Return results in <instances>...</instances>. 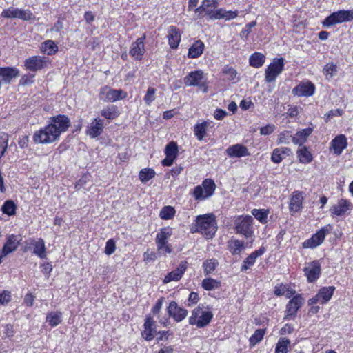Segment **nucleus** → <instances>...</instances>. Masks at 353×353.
<instances>
[{
	"mask_svg": "<svg viewBox=\"0 0 353 353\" xmlns=\"http://www.w3.org/2000/svg\"><path fill=\"white\" fill-rule=\"evenodd\" d=\"M196 226L195 232L201 233L207 239L212 238L217 230L215 216L212 214L198 216Z\"/></svg>",
	"mask_w": 353,
	"mask_h": 353,
	"instance_id": "obj_1",
	"label": "nucleus"
},
{
	"mask_svg": "<svg viewBox=\"0 0 353 353\" xmlns=\"http://www.w3.org/2000/svg\"><path fill=\"white\" fill-rule=\"evenodd\" d=\"M186 86H196L203 92L208 90V80L202 70H194L190 72L183 79Z\"/></svg>",
	"mask_w": 353,
	"mask_h": 353,
	"instance_id": "obj_2",
	"label": "nucleus"
},
{
	"mask_svg": "<svg viewBox=\"0 0 353 353\" xmlns=\"http://www.w3.org/2000/svg\"><path fill=\"white\" fill-rule=\"evenodd\" d=\"M212 318L213 313L211 311H204L199 305L192 310L189 318V323L192 325H196L199 328H202L208 325Z\"/></svg>",
	"mask_w": 353,
	"mask_h": 353,
	"instance_id": "obj_3",
	"label": "nucleus"
},
{
	"mask_svg": "<svg viewBox=\"0 0 353 353\" xmlns=\"http://www.w3.org/2000/svg\"><path fill=\"white\" fill-rule=\"evenodd\" d=\"M53 128V126L48 124L36 131L32 137L34 142L38 144H48L58 140L59 137Z\"/></svg>",
	"mask_w": 353,
	"mask_h": 353,
	"instance_id": "obj_4",
	"label": "nucleus"
},
{
	"mask_svg": "<svg viewBox=\"0 0 353 353\" xmlns=\"http://www.w3.org/2000/svg\"><path fill=\"white\" fill-rule=\"evenodd\" d=\"M216 185L212 179H205L201 185L194 188L192 195L196 200H205L211 196L215 190Z\"/></svg>",
	"mask_w": 353,
	"mask_h": 353,
	"instance_id": "obj_5",
	"label": "nucleus"
},
{
	"mask_svg": "<svg viewBox=\"0 0 353 353\" xmlns=\"http://www.w3.org/2000/svg\"><path fill=\"white\" fill-rule=\"evenodd\" d=\"M252 223V216L249 215L245 216H240L237 217L234 221V229L236 233L241 234L246 238L250 237L254 232Z\"/></svg>",
	"mask_w": 353,
	"mask_h": 353,
	"instance_id": "obj_6",
	"label": "nucleus"
},
{
	"mask_svg": "<svg viewBox=\"0 0 353 353\" xmlns=\"http://www.w3.org/2000/svg\"><path fill=\"white\" fill-rule=\"evenodd\" d=\"M352 19H353V12L350 10H339L327 17L323 22V26L329 28L336 23L350 21Z\"/></svg>",
	"mask_w": 353,
	"mask_h": 353,
	"instance_id": "obj_7",
	"label": "nucleus"
},
{
	"mask_svg": "<svg viewBox=\"0 0 353 353\" xmlns=\"http://www.w3.org/2000/svg\"><path fill=\"white\" fill-rule=\"evenodd\" d=\"M284 68V59L283 58L274 59L265 70V81L270 83L274 81L276 77L282 72Z\"/></svg>",
	"mask_w": 353,
	"mask_h": 353,
	"instance_id": "obj_8",
	"label": "nucleus"
},
{
	"mask_svg": "<svg viewBox=\"0 0 353 353\" xmlns=\"http://www.w3.org/2000/svg\"><path fill=\"white\" fill-rule=\"evenodd\" d=\"M127 94L122 90H114L105 86L101 88L99 99L106 102H114L125 98Z\"/></svg>",
	"mask_w": 353,
	"mask_h": 353,
	"instance_id": "obj_9",
	"label": "nucleus"
},
{
	"mask_svg": "<svg viewBox=\"0 0 353 353\" xmlns=\"http://www.w3.org/2000/svg\"><path fill=\"white\" fill-rule=\"evenodd\" d=\"M1 17L6 19H20L23 21H29L34 19V15L30 11L14 7L4 9L1 12Z\"/></svg>",
	"mask_w": 353,
	"mask_h": 353,
	"instance_id": "obj_10",
	"label": "nucleus"
},
{
	"mask_svg": "<svg viewBox=\"0 0 353 353\" xmlns=\"http://www.w3.org/2000/svg\"><path fill=\"white\" fill-rule=\"evenodd\" d=\"M331 226L327 225L322 228L316 234H313L312 237L303 243L304 248H314L321 245L325 239L327 234L330 232Z\"/></svg>",
	"mask_w": 353,
	"mask_h": 353,
	"instance_id": "obj_11",
	"label": "nucleus"
},
{
	"mask_svg": "<svg viewBox=\"0 0 353 353\" xmlns=\"http://www.w3.org/2000/svg\"><path fill=\"white\" fill-rule=\"evenodd\" d=\"M49 124L53 126L56 132L60 137L61 134L65 132L70 125V120L65 114H58L50 118Z\"/></svg>",
	"mask_w": 353,
	"mask_h": 353,
	"instance_id": "obj_12",
	"label": "nucleus"
},
{
	"mask_svg": "<svg viewBox=\"0 0 353 353\" xmlns=\"http://www.w3.org/2000/svg\"><path fill=\"white\" fill-rule=\"evenodd\" d=\"M321 263L318 260L307 263L303 269L305 276L310 283L314 282L319 279L321 274Z\"/></svg>",
	"mask_w": 353,
	"mask_h": 353,
	"instance_id": "obj_13",
	"label": "nucleus"
},
{
	"mask_svg": "<svg viewBox=\"0 0 353 353\" xmlns=\"http://www.w3.org/2000/svg\"><path fill=\"white\" fill-rule=\"evenodd\" d=\"M303 303V299L300 294L296 295L294 296L286 305L285 310V319H293L298 312V310L301 308Z\"/></svg>",
	"mask_w": 353,
	"mask_h": 353,
	"instance_id": "obj_14",
	"label": "nucleus"
},
{
	"mask_svg": "<svg viewBox=\"0 0 353 353\" xmlns=\"http://www.w3.org/2000/svg\"><path fill=\"white\" fill-rule=\"evenodd\" d=\"M146 36L144 34L142 37H139L135 41L132 42L130 46L129 53L135 60H141L145 53V43L144 41Z\"/></svg>",
	"mask_w": 353,
	"mask_h": 353,
	"instance_id": "obj_15",
	"label": "nucleus"
},
{
	"mask_svg": "<svg viewBox=\"0 0 353 353\" xmlns=\"http://www.w3.org/2000/svg\"><path fill=\"white\" fill-rule=\"evenodd\" d=\"M169 317L173 318L176 322H181L186 318L188 310L178 305L176 301H171L167 307Z\"/></svg>",
	"mask_w": 353,
	"mask_h": 353,
	"instance_id": "obj_16",
	"label": "nucleus"
},
{
	"mask_svg": "<svg viewBox=\"0 0 353 353\" xmlns=\"http://www.w3.org/2000/svg\"><path fill=\"white\" fill-rule=\"evenodd\" d=\"M48 59L45 57L34 56L25 61V66L26 69L36 72L43 69L46 66Z\"/></svg>",
	"mask_w": 353,
	"mask_h": 353,
	"instance_id": "obj_17",
	"label": "nucleus"
},
{
	"mask_svg": "<svg viewBox=\"0 0 353 353\" xmlns=\"http://www.w3.org/2000/svg\"><path fill=\"white\" fill-rule=\"evenodd\" d=\"M103 128V120L99 117H96L87 126L85 134L90 137L94 139L102 134Z\"/></svg>",
	"mask_w": 353,
	"mask_h": 353,
	"instance_id": "obj_18",
	"label": "nucleus"
},
{
	"mask_svg": "<svg viewBox=\"0 0 353 353\" xmlns=\"http://www.w3.org/2000/svg\"><path fill=\"white\" fill-rule=\"evenodd\" d=\"M218 5L219 3L216 0H203L201 5L195 9V13L198 14L199 17H203L204 13L210 19L214 9L218 7Z\"/></svg>",
	"mask_w": 353,
	"mask_h": 353,
	"instance_id": "obj_19",
	"label": "nucleus"
},
{
	"mask_svg": "<svg viewBox=\"0 0 353 353\" xmlns=\"http://www.w3.org/2000/svg\"><path fill=\"white\" fill-rule=\"evenodd\" d=\"M225 154L230 158H241L250 155L248 148L241 143L229 146L225 150Z\"/></svg>",
	"mask_w": 353,
	"mask_h": 353,
	"instance_id": "obj_20",
	"label": "nucleus"
},
{
	"mask_svg": "<svg viewBox=\"0 0 353 353\" xmlns=\"http://www.w3.org/2000/svg\"><path fill=\"white\" fill-rule=\"evenodd\" d=\"M21 236L11 234L7 236L6 242L5 243L1 250L2 256H6L8 254L15 251L21 241Z\"/></svg>",
	"mask_w": 353,
	"mask_h": 353,
	"instance_id": "obj_21",
	"label": "nucleus"
},
{
	"mask_svg": "<svg viewBox=\"0 0 353 353\" xmlns=\"http://www.w3.org/2000/svg\"><path fill=\"white\" fill-rule=\"evenodd\" d=\"M314 85L310 81L301 82L292 90V93L298 97H310L314 92Z\"/></svg>",
	"mask_w": 353,
	"mask_h": 353,
	"instance_id": "obj_22",
	"label": "nucleus"
},
{
	"mask_svg": "<svg viewBox=\"0 0 353 353\" xmlns=\"http://www.w3.org/2000/svg\"><path fill=\"white\" fill-rule=\"evenodd\" d=\"M187 269V262L182 261L178 267L173 271L169 272L163 279L164 283H168L171 281H179L183 276Z\"/></svg>",
	"mask_w": 353,
	"mask_h": 353,
	"instance_id": "obj_23",
	"label": "nucleus"
},
{
	"mask_svg": "<svg viewBox=\"0 0 353 353\" xmlns=\"http://www.w3.org/2000/svg\"><path fill=\"white\" fill-rule=\"evenodd\" d=\"M351 203L345 199H341L338 203L333 205L330 211L333 216H341L346 214L347 211H350V207Z\"/></svg>",
	"mask_w": 353,
	"mask_h": 353,
	"instance_id": "obj_24",
	"label": "nucleus"
},
{
	"mask_svg": "<svg viewBox=\"0 0 353 353\" xmlns=\"http://www.w3.org/2000/svg\"><path fill=\"white\" fill-rule=\"evenodd\" d=\"M181 33L179 30L173 26L169 27L168 30V39L170 48L176 49L178 48L181 41Z\"/></svg>",
	"mask_w": 353,
	"mask_h": 353,
	"instance_id": "obj_25",
	"label": "nucleus"
},
{
	"mask_svg": "<svg viewBox=\"0 0 353 353\" xmlns=\"http://www.w3.org/2000/svg\"><path fill=\"white\" fill-rule=\"evenodd\" d=\"M265 251L264 248H260L259 250L252 252L246 259H244L243 265L241 267V272H246L250 267L253 266L256 259L261 256Z\"/></svg>",
	"mask_w": 353,
	"mask_h": 353,
	"instance_id": "obj_26",
	"label": "nucleus"
},
{
	"mask_svg": "<svg viewBox=\"0 0 353 353\" xmlns=\"http://www.w3.org/2000/svg\"><path fill=\"white\" fill-rule=\"evenodd\" d=\"M292 150L289 148H277L273 150L271 156V160L274 163H280L284 159L292 155Z\"/></svg>",
	"mask_w": 353,
	"mask_h": 353,
	"instance_id": "obj_27",
	"label": "nucleus"
},
{
	"mask_svg": "<svg viewBox=\"0 0 353 353\" xmlns=\"http://www.w3.org/2000/svg\"><path fill=\"white\" fill-rule=\"evenodd\" d=\"M312 132L313 129L312 128H307L298 131L292 137V143L295 145L302 146L307 141L308 137L312 134Z\"/></svg>",
	"mask_w": 353,
	"mask_h": 353,
	"instance_id": "obj_28",
	"label": "nucleus"
},
{
	"mask_svg": "<svg viewBox=\"0 0 353 353\" xmlns=\"http://www.w3.org/2000/svg\"><path fill=\"white\" fill-rule=\"evenodd\" d=\"M155 332L154 321L151 317H147L144 323V330L142 332L143 337L146 341H151Z\"/></svg>",
	"mask_w": 353,
	"mask_h": 353,
	"instance_id": "obj_29",
	"label": "nucleus"
},
{
	"mask_svg": "<svg viewBox=\"0 0 353 353\" xmlns=\"http://www.w3.org/2000/svg\"><path fill=\"white\" fill-rule=\"evenodd\" d=\"M209 127H213L212 121H206L194 125L193 131L198 140L201 141L203 139L206 134V130Z\"/></svg>",
	"mask_w": 353,
	"mask_h": 353,
	"instance_id": "obj_30",
	"label": "nucleus"
},
{
	"mask_svg": "<svg viewBox=\"0 0 353 353\" xmlns=\"http://www.w3.org/2000/svg\"><path fill=\"white\" fill-rule=\"evenodd\" d=\"M347 145L346 138L344 135L336 136L331 142V148L334 154L339 155Z\"/></svg>",
	"mask_w": 353,
	"mask_h": 353,
	"instance_id": "obj_31",
	"label": "nucleus"
},
{
	"mask_svg": "<svg viewBox=\"0 0 353 353\" xmlns=\"http://www.w3.org/2000/svg\"><path fill=\"white\" fill-rule=\"evenodd\" d=\"M303 193L301 192L296 191L293 194L290 201V210L291 212H296L301 210L303 203Z\"/></svg>",
	"mask_w": 353,
	"mask_h": 353,
	"instance_id": "obj_32",
	"label": "nucleus"
},
{
	"mask_svg": "<svg viewBox=\"0 0 353 353\" xmlns=\"http://www.w3.org/2000/svg\"><path fill=\"white\" fill-rule=\"evenodd\" d=\"M31 245L33 246V253L41 259L46 257V248L43 239L39 238L37 240L31 239Z\"/></svg>",
	"mask_w": 353,
	"mask_h": 353,
	"instance_id": "obj_33",
	"label": "nucleus"
},
{
	"mask_svg": "<svg viewBox=\"0 0 353 353\" xmlns=\"http://www.w3.org/2000/svg\"><path fill=\"white\" fill-rule=\"evenodd\" d=\"M18 75L19 70L15 68H0V77L6 83H9L13 78Z\"/></svg>",
	"mask_w": 353,
	"mask_h": 353,
	"instance_id": "obj_34",
	"label": "nucleus"
},
{
	"mask_svg": "<svg viewBox=\"0 0 353 353\" xmlns=\"http://www.w3.org/2000/svg\"><path fill=\"white\" fill-rule=\"evenodd\" d=\"M204 47V43L201 40L194 41L189 48L188 57L192 59L199 57L203 52Z\"/></svg>",
	"mask_w": 353,
	"mask_h": 353,
	"instance_id": "obj_35",
	"label": "nucleus"
},
{
	"mask_svg": "<svg viewBox=\"0 0 353 353\" xmlns=\"http://www.w3.org/2000/svg\"><path fill=\"white\" fill-rule=\"evenodd\" d=\"M172 235V228L170 227H165L161 228L157 234L155 238L156 243H168L169 238Z\"/></svg>",
	"mask_w": 353,
	"mask_h": 353,
	"instance_id": "obj_36",
	"label": "nucleus"
},
{
	"mask_svg": "<svg viewBox=\"0 0 353 353\" xmlns=\"http://www.w3.org/2000/svg\"><path fill=\"white\" fill-rule=\"evenodd\" d=\"M334 290V286L323 287L319 290L318 294L322 300V304L327 303L331 299Z\"/></svg>",
	"mask_w": 353,
	"mask_h": 353,
	"instance_id": "obj_37",
	"label": "nucleus"
},
{
	"mask_svg": "<svg viewBox=\"0 0 353 353\" xmlns=\"http://www.w3.org/2000/svg\"><path fill=\"white\" fill-rule=\"evenodd\" d=\"M228 250L233 255L240 254L245 249L244 243L239 240H231L228 241Z\"/></svg>",
	"mask_w": 353,
	"mask_h": 353,
	"instance_id": "obj_38",
	"label": "nucleus"
},
{
	"mask_svg": "<svg viewBox=\"0 0 353 353\" xmlns=\"http://www.w3.org/2000/svg\"><path fill=\"white\" fill-rule=\"evenodd\" d=\"M62 321V313L59 311H53L48 313L46 316V322L51 327H55L60 324Z\"/></svg>",
	"mask_w": 353,
	"mask_h": 353,
	"instance_id": "obj_39",
	"label": "nucleus"
},
{
	"mask_svg": "<svg viewBox=\"0 0 353 353\" xmlns=\"http://www.w3.org/2000/svg\"><path fill=\"white\" fill-rule=\"evenodd\" d=\"M101 114L105 119L113 120L119 116L118 108L115 105L107 106L101 110Z\"/></svg>",
	"mask_w": 353,
	"mask_h": 353,
	"instance_id": "obj_40",
	"label": "nucleus"
},
{
	"mask_svg": "<svg viewBox=\"0 0 353 353\" xmlns=\"http://www.w3.org/2000/svg\"><path fill=\"white\" fill-rule=\"evenodd\" d=\"M41 50L48 55H52L58 51V46L52 40H47L42 43Z\"/></svg>",
	"mask_w": 353,
	"mask_h": 353,
	"instance_id": "obj_41",
	"label": "nucleus"
},
{
	"mask_svg": "<svg viewBox=\"0 0 353 353\" xmlns=\"http://www.w3.org/2000/svg\"><path fill=\"white\" fill-rule=\"evenodd\" d=\"M265 56L260 52L253 53L249 59L250 65L254 68H260L265 62Z\"/></svg>",
	"mask_w": 353,
	"mask_h": 353,
	"instance_id": "obj_42",
	"label": "nucleus"
},
{
	"mask_svg": "<svg viewBox=\"0 0 353 353\" xmlns=\"http://www.w3.org/2000/svg\"><path fill=\"white\" fill-rule=\"evenodd\" d=\"M297 157L300 162L303 163H309L312 160V155L305 146L301 147L298 150Z\"/></svg>",
	"mask_w": 353,
	"mask_h": 353,
	"instance_id": "obj_43",
	"label": "nucleus"
},
{
	"mask_svg": "<svg viewBox=\"0 0 353 353\" xmlns=\"http://www.w3.org/2000/svg\"><path fill=\"white\" fill-rule=\"evenodd\" d=\"M201 286L205 290H213L221 287V282L212 278H206L202 281Z\"/></svg>",
	"mask_w": 353,
	"mask_h": 353,
	"instance_id": "obj_44",
	"label": "nucleus"
},
{
	"mask_svg": "<svg viewBox=\"0 0 353 353\" xmlns=\"http://www.w3.org/2000/svg\"><path fill=\"white\" fill-rule=\"evenodd\" d=\"M252 214L261 223H266L269 210L265 209H253Z\"/></svg>",
	"mask_w": 353,
	"mask_h": 353,
	"instance_id": "obj_45",
	"label": "nucleus"
},
{
	"mask_svg": "<svg viewBox=\"0 0 353 353\" xmlns=\"http://www.w3.org/2000/svg\"><path fill=\"white\" fill-rule=\"evenodd\" d=\"M17 206L13 201L7 200L1 207V211L3 214L8 216H13L16 214Z\"/></svg>",
	"mask_w": 353,
	"mask_h": 353,
	"instance_id": "obj_46",
	"label": "nucleus"
},
{
	"mask_svg": "<svg viewBox=\"0 0 353 353\" xmlns=\"http://www.w3.org/2000/svg\"><path fill=\"white\" fill-rule=\"evenodd\" d=\"M290 341L287 338H280L276 345L275 353H288Z\"/></svg>",
	"mask_w": 353,
	"mask_h": 353,
	"instance_id": "obj_47",
	"label": "nucleus"
},
{
	"mask_svg": "<svg viewBox=\"0 0 353 353\" xmlns=\"http://www.w3.org/2000/svg\"><path fill=\"white\" fill-rule=\"evenodd\" d=\"M219 263L214 259H207L203 263V272L205 275L214 271Z\"/></svg>",
	"mask_w": 353,
	"mask_h": 353,
	"instance_id": "obj_48",
	"label": "nucleus"
},
{
	"mask_svg": "<svg viewBox=\"0 0 353 353\" xmlns=\"http://www.w3.org/2000/svg\"><path fill=\"white\" fill-rule=\"evenodd\" d=\"M155 176V172L152 168L142 169L139 174V179L141 182L145 183L150 179L154 178Z\"/></svg>",
	"mask_w": 353,
	"mask_h": 353,
	"instance_id": "obj_49",
	"label": "nucleus"
},
{
	"mask_svg": "<svg viewBox=\"0 0 353 353\" xmlns=\"http://www.w3.org/2000/svg\"><path fill=\"white\" fill-rule=\"evenodd\" d=\"M265 334V329H257L256 330H255L254 333L251 336V337L249 339L250 344L252 346H254L263 339Z\"/></svg>",
	"mask_w": 353,
	"mask_h": 353,
	"instance_id": "obj_50",
	"label": "nucleus"
},
{
	"mask_svg": "<svg viewBox=\"0 0 353 353\" xmlns=\"http://www.w3.org/2000/svg\"><path fill=\"white\" fill-rule=\"evenodd\" d=\"M178 151L177 144L174 141L169 143L165 148V155L172 158H176Z\"/></svg>",
	"mask_w": 353,
	"mask_h": 353,
	"instance_id": "obj_51",
	"label": "nucleus"
},
{
	"mask_svg": "<svg viewBox=\"0 0 353 353\" xmlns=\"http://www.w3.org/2000/svg\"><path fill=\"white\" fill-rule=\"evenodd\" d=\"M336 71L337 67L333 62L327 63L323 70L327 79H331L336 74Z\"/></svg>",
	"mask_w": 353,
	"mask_h": 353,
	"instance_id": "obj_52",
	"label": "nucleus"
},
{
	"mask_svg": "<svg viewBox=\"0 0 353 353\" xmlns=\"http://www.w3.org/2000/svg\"><path fill=\"white\" fill-rule=\"evenodd\" d=\"M8 135L5 132L0 133V159L5 154L8 143Z\"/></svg>",
	"mask_w": 353,
	"mask_h": 353,
	"instance_id": "obj_53",
	"label": "nucleus"
},
{
	"mask_svg": "<svg viewBox=\"0 0 353 353\" xmlns=\"http://www.w3.org/2000/svg\"><path fill=\"white\" fill-rule=\"evenodd\" d=\"M174 213L175 210L174 208L171 206H165L161 210L159 216L162 219L168 220L172 218L174 215Z\"/></svg>",
	"mask_w": 353,
	"mask_h": 353,
	"instance_id": "obj_54",
	"label": "nucleus"
},
{
	"mask_svg": "<svg viewBox=\"0 0 353 353\" xmlns=\"http://www.w3.org/2000/svg\"><path fill=\"white\" fill-rule=\"evenodd\" d=\"M223 73L227 77L228 80L233 81L236 78L237 72L236 70L227 65L223 69Z\"/></svg>",
	"mask_w": 353,
	"mask_h": 353,
	"instance_id": "obj_55",
	"label": "nucleus"
},
{
	"mask_svg": "<svg viewBox=\"0 0 353 353\" xmlns=\"http://www.w3.org/2000/svg\"><path fill=\"white\" fill-rule=\"evenodd\" d=\"M292 137L290 131L285 130L281 132L278 137L279 144H289L290 139L292 140Z\"/></svg>",
	"mask_w": 353,
	"mask_h": 353,
	"instance_id": "obj_56",
	"label": "nucleus"
},
{
	"mask_svg": "<svg viewBox=\"0 0 353 353\" xmlns=\"http://www.w3.org/2000/svg\"><path fill=\"white\" fill-rule=\"evenodd\" d=\"M157 251L161 254H170L172 252L171 245L168 243H156Z\"/></svg>",
	"mask_w": 353,
	"mask_h": 353,
	"instance_id": "obj_57",
	"label": "nucleus"
},
{
	"mask_svg": "<svg viewBox=\"0 0 353 353\" xmlns=\"http://www.w3.org/2000/svg\"><path fill=\"white\" fill-rule=\"evenodd\" d=\"M156 90L153 88H149L147 90L146 94L144 97L145 103L150 105L152 102L155 100Z\"/></svg>",
	"mask_w": 353,
	"mask_h": 353,
	"instance_id": "obj_58",
	"label": "nucleus"
},
{
	"mask_svg": "<svg viewBox=\"0 0 353 353\" xmlns=\"http://www.w3.org/2000/svg\"><path fill=\"white\" fill-rule=\"evenodd\" d=\"M116 245L115 242L113 239H109L105 244V253L107 255H110L113 254L115 251Z\"/></svg>",
	"mask_w": 353,
	"mask_h": 353,
	"instance_id": "obj_59",
	"label": "nucleus"
},
{
	"mask_svg": "<svg viewBox=\"0 0 353 353\" xmlns=\"http://www.w3.org/2000/svg\"><path fill=\"white\" fill-rule=\"evenodd\" d=\"M256 25V21H251L248 23H247L245 26V28L241 30V36L242 37H245V39L248 38V34L251 32V29L254 27Z\"/></svg>",
	"mask_w": 353,
	"mask_h": 353,
	"instance_id": "obj_60",
	"label": "nucleus"
},
{
	"mask_svg": "<svg viewBox=\"0 0 353 353\" xmlns=\"http://www.w3.org/2000/svg\"><path fill=\"white\" fill-rule=\"evenodd\" d=\"M342 110L341 109L331 110L325 114V121L327 122L334 117H339L342 114Z\"/></svg>",
	"mask_w": 353,
	"mask_h": 353,
	"instance_id": "obj_61",
	"label": "nucleus"
},
{
	"mask_svg": "<svg viewBox=\"0 0 353 353\" xmlns=\"http://www.w3.org/2000/svg\"><path fill=\"white\" fill-rule=\"evenodd\" d=\"M11 299L10 292L8 291H3L0 294V304H5L8 303Z\"/></svg>",
	"mask_w": 353,
	"mask_h": 353,
	"instance_id": "obj_62",
	"label": "nucleus"
},
{
	"mask_svg": "<svg viewBox=\"0 0 353 353\" xmlns=\"http://www.w3.org/2000/svg\"><path fill=\"white\" fill-rule=\"evenodd\" d=\"M199 294L196 292H192L190 294L188 299V305L191 306L192 305L197 303V302L199 301Z\"/></svg>",
	"mask_w": 353,
	"mask_h": 353,
	"instance_id": "obj_63",
	"label": "nucleus"
},
{
	"mask_svg": "<svg viewBox=\"0 0 353 353\" xmlns=\"http://www.w3.org/2000/svg\"><path fill=\"white\" fill-rule=\"evenodd\" d=\"M228 114V112L222 109H216L214 113V117L216 120H223Z\"/></svg>",
	"mask_w": 353,
	"mask_h": 353,
	"instance_id": "obj_64",
	"label": "nucleus"
}]
</instances>
